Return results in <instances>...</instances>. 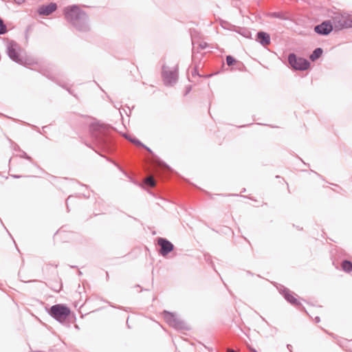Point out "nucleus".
I'll return each instance as SVG.
<instances>
[{
	"label": "nucleus",
	"mask_w": 352,
	"mask_h": 352,
	"mask_svg": "<svg viewBox=\"0 0 352 352\" xmlns=\"http://www.w3.org/2000/svg\"><path fill=\"white\" fill-rule=\"evenodd\" d=\"M89 130L98 150L106 153H111L113 151L114 145L110 135L112 127L97 122L91 124Z\"/></svg>",
	"instance_id": "f257e3e1"
},
{
	"label": "nucleus",
	"mask_w": 352,
	"mask_h": 352,
	"mask_svg": "<svg viewBox=\"0 0 352 352\" xmlns=\"http://www.w3.org/2000/svg\"><path fill=\"white\" fill-rule=\"evenodd\" d=\"M162 76L166 86H173L178 80V65L175 64L173 67L163 65Z\"/></svg>",
	"instance_id": "f03ea898"
},
{
	"label": "nucleus",
	"mask_w": 352,
	"mask_h": 352,
	"mask_svg": "<svg viewBox=\"0 0 352 352\" xmlns=\"http://www.w3.org/2000/svg\"><path fill=\"white\" fill-rule=\"evenodd\" d=\"M70 313V309L63 304L52 305L49 310V314L60 322L65 321Z\"/></svg>",
	"instance_id": "7ed1b4c3"
},
{
	"label": "nucleus",
	"mask_w": 352,
	"mask_h": 352,
	"mask_svg": "<svg viewBox=\"0 0 352 352\" xmlns=\"http://www.w3.org/2000/svg\"><path fill=\"white\" fill-rule=\"evenodd\" d=\"M162 314L165 321L170 327L180 330H185L188 329L186 323L174 313L164 310L162 312Z\"/></svg>",
	"instance_id": "20e7f679"
},
{
	"label": "nucleus",
	"mask_w": 352,
	"mask_h": 352,
	"mask_svg": "<svg viewBox=\"0 0 352 352\" xmlns=\"http://www.w3.org/2000/svg\"><path fill=\"white\" fill-rule=\"evenodd\" d=\"M21 51V47L16 41H10L8 43L7 54L9 58L18 64L24 65L25 63L20 56Z\"/></svg>",
	"instance_id": "39448f33"
},
{
	"label": "nucleus",
	"mask_w": 352,
	"mask_h": 352,
	"mask_svg": "<svg viewBox=\"0 0 352 352\" xmlns=\"http://www.w3.org/2000/svg\"><path fill=\"white\" fill-rule=\"evenodd\" d=\"M287 60L290 67L295 70L305 71L310 66V63L307 59L297 57L294 53L289 54Z\"/></svg>",
	"instance_id": "423d86ee"
},
{
	"label": "nucleus",
	"mask_w": 352,
	"mask_h": 352,
	"mask_svg": "<svg viewBox=\"0 0 352 352\" xmlns=\"http://www.w3.org/2000/svg\"><path fill=\"white\" fill-rule=\"evenodd\" d=\"M157 244L160 246L159 253L162 256H167L174 250V245L165 238L159 237Z\"/></svg>",
	"instance_id": "0eeeda50"
},
{
	"label": "nucleus",
	"mask_w": 352,
	"mask_h": 352,
	"mask_svg": "<svg viewBox=\"0 0 352 352\" xmlns=\"http://www.w3.org/2000/svg\"><path fill=\"white\" fill-rule=\"evenodd\" d=\"M222 28H228L232 31H234L239 34L242 35L245 38H252V33L251 32L245 28H240L237 27L236 25H232L231 23H221Z\"/></svg>",
	"instance_id": "6e6552de"
},
{
	"label": "nucleus",
	"mask_w": 352,
	"mask_h": 352,
	"mask_svg": "<svg viewBox=\"0 0 352 352\" xmlns=\"http://www.w3.org/2000/svg\"><path fill=\"white\" fill-rule=\"evenodd\" d=\"M279 292L283 295L285 299L293 305H300L299 301L294 296V294L290 290L284 286H280L278 288Z\"/></svg>",
	"instance_id": "1a4fd4ad"
},
{
	"label": "nucleus",
	"mask_w": 352,
	"mask_h": 352,
	"mask_svg": "<svg viewBox=\"0 0 352 352\" xmlns=\"http://www.w3.org/2000/svg\"><path fill=\"white\" fill-rule=\"evenodd\" d=\"M333 30V23H319L314 28V31L319 35L327 36Z\"/></svg>",
	"instance_id": "9d476101"
},
{
	"label": "nucleus",
	"mask_w": 352,
	"mask_h": 352,
	"mask_svg": "<svg viewBox=\"0 0 352 352\" xmlns=\"http://www.w3.org/2000/svg\"><path fill=\"white\" fill-rule=\"evenodd\" d=\"M57 8L55 3H50L47 5L42 6L38 9V13L40 15L48 16Z\"/></svg>",
	"instance_id": "9b49d317"
},
{
	"label": "nucleus",
	"mask_w": 352,
	"mask_h": 352,
	"mask_svg": "<svg viewBox=\"0 0 352 352\" xmlns=\"http://www.w3.org/2000/svg\"><path fill=\"white\" fill-rule=\"evenodd\" d=\"M256 41L261 45L266 46L270 43V36L267 32L259 31L256 33Z\"/></svg>",
	"instance_id": "f8f14e48"
},
{
	"label": "nucleus",
	"mask_w": 352,
	"mask_h": 352,
	"mask_svg": "<svg viewBox=\"0 0 352 352\" xmlns=\"http://www.w3.org/2000/svg\"><path fill=\"white\" fill-rule=\"evenodd\" d=\"M71 29L80 33H85L90 30V27L88 23H71Z\"/></svg>",
	"instance_id": "ddd939ff"
},
{
	"label": "nucleus",
	"mask_w": 352,
	"mask_h": 352,
	"mask_svg": "<svg viewBox=\"0 0 352 352\" xmlns=\"http://www.w3.org/2000/svg\"><path fill=\"white\" fill-rule=\"evenodd\" d=\"M269 16L272 19H278L280 20H285V21L292 20V19L289 17V14L287 13H285V12H273V13H270L269 14Z\"/></svg>",
	"instance_id": "4468645a"
},
{
	"label": "nucleus",
	"mask_w": 352,
	"mask_h": 352,
	"mask_svg": "<svg viewBox=\"0 0 352 352\" xmlns=\"http://www.w3.org/2000/svg\"><path fill=\"white\" fill-rule=\"evenodd\" d=\"M66 10L67 14L71 17H74L76 15H78L80 13V8L76 6L67 7Z\"/></svg>",
	"instance_id": "2eb2a0df"
},
{
	"label": "nucleus",
	"mask_w": 352,
	"mask_h": 352,
	"mask_svg": "<svg viewBox=\"0 0 352 352\" xmlns=\"http://www.w3.org/2000/svg\"><path fill=\"white\" fill-rule=\"evenodd\" d=\"M322 49L321 47H317L313 51L312 54L309 56V58L311 61H315L322 56Z\"/></svg>",
	"instance_id": "dca6fc26"
},
{
	"label": "nucleus",
	"mask_w": 352,
	"mask_h": 352,
	"mask_svg": "<svg viewBox=\"0 0 352 352\" xmlns=\"http://www.w3.org/2000/svg\"><path fill=\"white\" fill-rule=\"evenodd\" d=\"M349 28H352V23H334L333 25V30L336 32Z\"/></svg>",
	"instance_id": "f3484780"
},
{
	"label": "nucleus",
	"mask_w": 352,
	"mask_h": 352,
	"mask_svg": "<svg viewBox=\"0 0 352 352\" xmlns=\"http://www.w3.org/2000/svg\"><path fill=\"white\" fill-rule=\"evenodd\" d=\"M342 268L346 272H352V263L348 260H344L342 262Z\"/></svg>",
	"instance_id": "a211bd4d"
},
{
	"label": "nucleus",
	"mask_w": 352,
	"mask_h": 352,
	"mask_svg": "<svg viewBox=\"0 0 352 352\" xmlns=\"http://www.w3.org/2000/svg\"><path fill=\"white\" fill-rule=\"evenodd\" d=\"M124 137L126 138V139L129 140L131 142L133 143L136 146H144V144H143L139 140L135 138H131L127 135H125Z\"/></svg>",
	"instance_id": "6ab92c4d"
},
{
	"label": "nucleus",
	"mask_w": 352,
	"mask_h": 352,
	"mask_svg": "<svg viewBox=\"0 0 352 352\" xmlns=\"http://www.w3.org/2000/svg\"><path fill=\"white\" fill-rule=\"evenodd\" d=\"M40 72L45 76H46L47 78L52 80H55V78L54 76H52L47 69H44V68H41L40 69Z\"/></svg>",
	"instance_id": "aec40b11"
},
{
	"label": "nucleus",
	"mask_w": 352,
	"mask_h": 352,
	"mask_svg": "<svg viewBox=\"0 0 352 352\" xmlns=\"http://www.w3.org/2000/svg\"><path fill=\"white\" fill-rule=\"evenodd\" d=\"M145 184L150 187H154L156 184L155 180L152 177H148L144 180Z\"/></svg>",
	"instance_id": "412c9836"
},
{
	"label": "nucleus",
	"mask_w": 352,
	"mask_h": 352,
	"mask_svg": "<svg viewBox=\"0 0 352 352\" xmlns=\"http://www.w3.org/2000/svg\"><path fill=\"white\" fill-rule=\"evenodd\" d=\"M33 29H34L33 25H29L25 29V38L27 42L28 41V38H29V36H30L31 32L33 31Z\"/></svg>",
	"instance_id": "4be33fe9"
},
{
	"label": "nucleus",
	"mask_w": 352,
	"mask_h": 352,
	"mask_svg": "<svg viewBox=\"0 0 352 352\" xmlns=\"http://www.w3.org/2000/svg\"><path fill=\"white\" fill-rule=\"evenodd\" d=\"M236 62V60L230 55L226 56V63L228 66L232 65Z\"/></svg>",
	"instance_id": "5701e85b"
},
{
	"label": "nucleus",
	"mask_w": 352,
	"mask_h": 352,
	"mask_svg": "<svg viewBox=\"0 0 352 352\" xmlns=\"http://www.w3.org/2000/svg\"><path fill=\"white\" fill-rule=\"evenodd\" d=\"M7 32L6 23H0V35L4 34Z\"/></svg>",
	"instance_id": "b1692460"
},
{
	"label": "nucleus",
	"mask_w": 352,
	"mask_h": 352,
	"mask_svg": "<svg viewBox=\"0 0 352 352\" xmlns=\"http://www.w3.org/2000/svg\"><path fill=\"white\" fill-rule=\"evenodd\" d=\"M21 158H25L30 162H32V159L30 156H29L25 151H22V153L19 155Z\"/></svg>",
	"instance_id": "393cba45"
},
{
	"label": "nucleus",
	"mask_w": 352,
	"mask_h": 352,
	"mask_svg": "<svg viewBox=\"0 0 352 352\" xmlns=\"http://www.w3.org/2000/svg\"><path fill=\"white\" fill-rule=\"evenodd\" d=\"M190 91H191V86L186 87V91L184 93V96H186L187 94H188Z\"/></svg>",
	"instance_id": "a878e982"
},
{
	"label": "nucleus",
	"mask_w": 352,
	"mask_h": 352,
	"mask_svg": "<svg viewBox=\"0 0 352 352\" xmlns=\"http://www.w3.org/2000/svg\"><path fill=\"white\" fill-rule=\"evenodd\" d=\"M206 46H207L206 43H199V48L205 49L206 47Z\"/></svg>",
	"instance_id": "bb28decb"
},
{
	"label": "nucleus",
	"mask_w": 352,
	"mask_h": 352,
	"mask_svg": "<svg viewBox=\"0 0 352 352\" xmlns=\"http://www.w3.org/2000/svg\"><path fill=\"white\" fill-rule=\"evenodd\" d=\"M248 349L251 352H257V351L252 346H249Z\"/></svg>",
	"instance_id": "cd10ccee"
},
{
	"label": "nucleus",
	"mask_w": 352,
	"mask_h": 352,
	"mask_svg": "<svg viewBox=\"0 0 352 352\" xmlns=\"http://www.w3.org/2000/svg\"><path fill=\"white\" fill-rule=\"evenodd\" d=\"M146 151H148L149 153H152V151L151 150L150 148L147 147L146 146L144 145V146H143Z\"/></svg>",
	"instance_id": "c85d7f7f"
},
{
	"label": "nucleus",
	"mask_w": 352,
	"mask_h": 352,
	"mask_svg": "<svg viewBox=\"0 0 352 352\" xmlns=\"http://www.w3.org/2000/svg\"><path fill=\"white\" fill-rule=\"evenodd\" d=\"M11 177H12L14 178H20L22 176L21 175H12Z\"/></svg>",
	"instance_id": "c756f323"
},
{
	"label": "nucleus",
	"mask_w": 352,
	"mask_h": 352,
	"mask_svg": "<svg viewBox=\"0 0 352 352\" xmlns=\"http://www.w3.org/2000/svg\"><path fill=\"white\" fill-rule=\"evenodd\" d=\"M320 321V318H319L318 316H316V317L315 318V322H316V323H318Z\"/></svg>",
	"instance_id": "7c9ffc66"
},
{
	"label": "nucleus",
	"mask_w": 352,
	"mask_h": 352,
	"mask_svg": "<svg viewBox=\"0 0 352 352\" xmlns=\"http://www.w3.org/2000/svg\"><path fill=\"white\" fill-rule=\"evenodd\" d=\"M287 348L289 350L290 352H292V345L291 344H287Z\"/></svg>",
	"instance_id": "2f4dec72"
},
{
	"label": "nucleus",
	"mask_w": 352,
	"mask_h": 352,
	"mask_svg": "<svg viewBox=\"0 0 352 352\" xmlns=\"http://www.w3.org/2000/svg\"><path fill=\"white\" fill-rule=\"evenodd\" d=\"M228 352H236V351L232 349H228Z\"/></svg>",
	"instance_id": "473e14b6"
},
{
	"label": "nucleus",
	"mask_w": 352,
	"mask_h": 352,
	"mask_svg": "<svg viewBox=\"0 0 352 352\" xmlns=\"http://www.w3.org/2000/svg\"><path fill=\"white\" fill-rule=\"evenodd\" d=\"M3 22L2 20L0 19V23Z\"/></svg>",
	"instance_id": "72a5a7b5"
}]
</instances>
